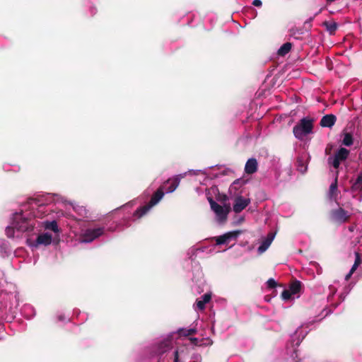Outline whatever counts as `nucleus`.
Returning <instances> with one entry per match:
<instances>
[{"label":"nucleus","mask_w":362,"mask_h":362,"mask_svg":"<svg viewBox=\"0 0 362 362\" xmlns=\"http://www.w3.org/2000/svg\"><path fill=\"white\" fill-rule=\"evenodd\" d=\"M30 206L27 202L21 206L18 211L12 214L10 225L6 228L8 238H13L15 231L20 233H26L28 235L40 231V222L37 218L41 217L34 216L37 212Z\"/></svg>","instance_id":"f257e3e1"},{"label":"nucleus","mask_w":362,"mask_h":362,"mask_svg":"<svg viewBox=\"0 0 362 362\" xmlns=\"http://www.w3.org/2000/svg\"><path fill=\"white\" fill-rule=\"evenodd\" d=\"M164 192L163 189L159 188L152 196L149 203L145 206H140L132 214L129 213V211H126L127 209L133 204L136 203V200H133L129 202L127 204L122 206L121 208L117 209L116 210L117 212L123 211L124 212V221L126 222V225H129V221H136L144 216H145L155 205H156L163 197Z\"/></svg>","instance_id":"f03ea898"},{"label":"nucleus","mask_w":362,"mask_h":362,"mask_svg":"<svg viewBox=\"0 0 362 362\" xmlns=\"http://www.w3.org/2000/svg\"><path fill=\"white\" fill-rule=\"evenodd\" d=\"M28 202L31 205V208L37 212L34 216H39L42 218L49 210L47 209V206L52 204H66L67 200L58 194L46 193L38 195L35 198H30L28 200Z\"/></svg>","instance_id":"7ed1b4c3"},{"label":"nucleus","mask_w":362,"mask_h":362,"mask_svg":"<svg viewBox=\"0 0 362 362\" xmlns=\"http://www.w3.org/2000/svg\"><path fill=\"white\" fill-rule=\"evenodd\" d=\"M8 287H11V284L0 280V313L13 314L18 303L16 295L6 291Z\"/></svg>","instance_id":"20e7f679"},{"label":"nucleus","mask_w":362,"mask_h":362,"mask_svg":"<svg viewBox=\"0 0 362 362\" xmlns=\"http://www.w3.org/2000/svg\"><path fill=\"white\" fill-rule=\"evenodd\" d=\"M313 128V120L309 117H303L293 127L294 136L302 141L309 134L312 133Z\"/></svg>","instance_id":"39448f33"},{"label":"nucleus","mask_w":362,"mask_h":362,"mask_svg":"<svg viewBox=\"0 0 362 362\" xmlns=\"http://www.w3.org/2000/svg\"><path fill=\"white\" fill-rule=\"evenodd\" d=\"M105 233L104 226L88 227L81 230L79 242L89 243L102 236Z\"/></svg>","instance_id":"423d86ee"},{"label":"nucleus","mask_w":362,"mask_h":362,"mask_svg":"<svg viewBox=\"0 0 362 362\" xmlns=\"http://www.w3.org/2000/svg\"><path fill=\"white\" fill-rule=\"evenodd\" d=\"M204 250H205L204 247L196 248L194 247H192L188 250L187 253V255L189 259H190V261L192 264V267H193V271H192L193 278H192V279L196 281H199L202 278L203 274H202V272L201 267H200L199 264L198 262L194 261V257L197 256V253L198 251L204 252Z\"/></svg>","instance_id":"0eeeda50"},{"label":"nucleus","mask_w":362,"mask_h":362,"mask_svg":"<svg viewBox=\"0 0 362 362\" xmlns=\"http://www.w3.org/2000/svg\"><path fill=\"white\" fill-rule=\"evenodd\" d=\"M207 199L210 204L211 210L216 215V220L219 223H224L228 217V214L230 211L228 206H223L217 204L211 197H208Z\"/></svg>","instance_id":"6e6552de"},{"label":"nucleus","mask_w":362,"mask_h":362,"mask_svg":"<svg viewBox=\"0 0 362 362\" xmlns=\"http://www.w3.org/2000/svg\"><path fill=\"white\" fill-rule=\"evenodd\" d=\"M191 348L189 345L182 344L179 346L172 353L170 358L172 362H188Z\"/></svg>","instance_id":"1a4fd4ad"},{"label":"nucleus","mask_w":362,"mask_h":362,"mask_svg":"<svg viewBox=\"0 0 362 362\" xmlns=\"http://www.w3.org/2000/svg\"><path fill=\"white\" fill-rule=\"evenodd\" d=\"M52 235L49 233H43L37 235L35 240L28 238L27 243L28 246L33 248L37 247L39 245L47 246L51 244Z\"/></svg>","instance_id":"9d476101"},{"label":"nucleus","mask_w":362,"mask_h":362,"mask_svg":"<svg viewBox=\"0 0 362 362\" xmlns=\"http://www.w3.org/2000/svg\"><path fill=\"white\" fill-rule=\"evenodd\" d=\"M349 155V151L345 148H340L333 156L328 158L329 164L332 165L334 168L339 167L340 163L345 160Z\"/></svg>","instance_id":"9b49d317"},{"label":"nucleus","mask_w":362,"mask_h":362,"mask_svg":"<svg viewBox=\"0 0 362 362\" xmlns=\"http://www.w3.org/2000/svg\"><path fill=\"white\" fill-rule=\"evenodd\" d=\"M241 234L240 230H233L224 233L222 235L215 237L216 245H228L231 241L235 240L238 236Z\"/></svg>","instance_id":"f8f14e48"},{"label":"nucleus","mask_w":362,"mask_h":362,"mask_svg":"<svg viewBox=\"0 0 362 362\" xmlns=\"http://www.w3.org/2000/svg\"><path fill=\"white\" fill-rule=\"evenodd\" d=\"M330 216L332 221L337 223L341 224L349 220V217L351 216V214L342 208H338L331 211Z\"/></svg>","instance_id":"ddd939ff"},{"label":"nucleus","mask_w":362,"mask_h":362,"mask_svg":"<svg viewBox=\"0 0 362 362\" xmlns=\"http://www.w3.org/2000/svg\"><path fill=\"white\" fill-rule=\"evenodd\" d=\"M230 199L233 200V210L236 214L240 213L250 204V199L243 197L242 194Z\"/></svg>","instance_id":"4468645a"},{"label":"nucleus","mask_w":362,"mask_h":362,"mask_svg":"<svg viewBox=\"0 0 362 362\" xmlns=\"http://www.w3.org/2000/svg\"><path fill=\"white\" fill-rule=\"evenodd\" d=\"M338 281H335L333 284L329 285L328 287L329 293L327 296V300L334 308H336L342 301H344L345 298L342 294H340L339 296V301L336 303L333 302V298L338 290Z\"/></svg>","instance_id":"2eb2a0df"},{"label":"nucleus","mask_w":362,"mask_h":362,"mask_svg":"<svg viewBox=\"0 0 362 362\" xmlns=\"http://www.w3.org/2000/svg\"><path fill=\"white\" fill-rule=\"evenodd\" d=\"M173 341L170 337L160 339L156 345V353L158 355H162L168 352L173 347Z\"/></svg>","instance_id":"dca6fc26"},{"label":"nucleus","mask_w":362,"mask_h":362,"mask_svg":"<svg viewBox=\"0 0 362 362\" xmlns=\"http://www.w3.org/2000/svg\"><path fill=\"white\" fill-rule=\"evenodd\" d=\"M246 183V181L243 179L235 180L230 186L228 189V193L230 198L241 195L243 194V187Z\"/></svg>","instance_id":"f3484780"},{"label":"nucleus","mask_w":362,"mask_h":362,"mask_svg":"<svg viewBox=\"0 0 362 362\" xmlns=\"http://www.w3.org/2000/svg\"><path fill=\"white\" fill-rule=\"evenodd\" d=\"M69 204H70L72 206L73 210L75 211V213L77 215V217L75 218L78 221H81L88 216V210L86 208L83 206H81L76 203L68 202Z\"/></svg>","instance_id":"a211bd4d"},{"label":"nucleus","mask_w":362,"mask_h":362,"mask_svg":"<svg viewBox=\"0 0 362 362\" xmlns=\"http://www.w3.org/2000/svg\"><path fill=\"white\" fill-rule=\"evenodd\" d=\"M275 235H276L275 232H270L267 234V237H265L262 240L260 245L259 246V247L257 249L259 253L262 254V253L264 252L269 248V247L272 244V241L274 240Z\"/></svg>","instance_id":"6ab92c4d"},{"label":"nucleus","mask_w":362,"mask_h":362,"mask_svg":"<svg viewBox=\"0 0 362 362\" xmlns=\"http://www.w3.org/2000/svg\"><path fill=\"white\" fill-rule=\"evenodd\" d=\"M11 252L9 243L6 240H0V255L2 257H8Z\"/></svg>","instance_id":"aec40b11"},{"label":"nucleus","mask_w":362,"mask_h":362,"mask_svg":"<svg viewBox=\"0 0 362 362\" xmlns=\"http://www.w3.org/2000/svg\"><path fill=\"white\" fill-rule=\"evenodd\" d=\"M211 296L210 293H206L204 294L199 299H197L195 303V308L199 310H202L205 308L206 303H209L211 300Z\"/></svg>","instance_id":"412c9836"},{"label":"nucleus","mask_w":362,"mask_h":362,"mask_svg":"<svg viewBox=\"0 0 362 362\" xmlns=\"http://www.w3.org/2000/svg\"><path fill=\"white\" fill-rule=\"evenodd\" d=\"M336 117L334 115H326L320 120V125L323 127H332L336 122Z\"/></svg>","instance_id":"4be33fe9"},{"label":"nucleus","mask_w":362,"mask_h":362,"mask_svg":"<svg viewBox=\"0 0 362 362\" xmlns=\"http://www.w3.org/2000/svg\"><path fill=\"white\" fill-rule=\"evenodd\" d=\"M328 197L329 199L337 201L338 198V190H337V177L334 179L329 189Z\"/></svg>","instance_id":"5701e85b"},{"label":"nucleus","mask_w":362,"mask_h":362,"mask_svg":"<svg viewBox=\"0 0 362 362\" xmlns=\"http://www.w3.org/2000/svg\"><path fill=\"white\" fill-rule=\"evenodd\" d=\"M257 170V162L255 158H250L245 166V170L247 174H252Z\"/></svg>","instance_id":"b1692460"},{"label":"nucleus","mask_w":362,"mask_h":362,"mask_svg":"<svg viewBox=\"0 0 362 362\" xmlns=\"http://www.w3.org/2000/svg\"><path fill=\"white\" fill-rule=\"evenodd\" d=\"M43 226L46 230H50L54 233H58L59 232V227H58V225H57V223L56 221L53 220V221H44V222H40V226L39 228V230H40V228L41 226Z\"/></svg>","instance_id":"393cba45"},{"label":"nucleus","mask_w":362,"mask_h":362,"mask_svg":"<svg viewBox=\"0 0 362 362\" xmlns=\"http://www.w3.org/2000/svg\"><path fill=\"white\" fill-rule=\"evenodd\" d=\"M289 291L293 294V298H299V292L301 289V283L299 281H295L289 286Z\"/></svg>","instance_id":"a878e982"},{"label":"nucleus","mask_w":362,"mask_h":362,"mask_svg":"<svg viewBox=\"0 0 362 362\" xmlns=\"http://www.w3.org/2000/svg\"><path fill=\"white\" fill-rule=\"evenodd\" d=\"M306 156H300L297 160L298 170L305 173L307 171V164L305 163Z\"/></svg>","instance_id":"bb28decb"},{"label":"nucleus","mask_w":362,"mask_h":362,"mask_svg":"<svg viewBox=\"0 0 362 362\" xmlns=\"http://www.w3.org/2000/svg\"><path fill=\"white\" fill-rule=\"evenodd\" d=\"M351 187L354 191L362 192V170L358 173Z\"/></svg>","instance_id":"cd10ccee"},{"label":"nucleus","mask_w":362,"mask_h":362,"mask_svg":"<svg viewBox=\"0 0 362 362\" xmlns=\"http://www.w3.org/2000/svg\"><path fill=\"white\" fill-rule=\"evenodd\" d=\"M179 178H173L172 180H168L167 181L168 183H170V186L166 190V193H172L173 192L177 187L179 186Z\"/></svg>","instance_id":"c85d7f7f"},{"label":"nucleus","mask_w":362,"mask_h":362,"mask_svg":"<svg viewBox=\"0 0 362 362\" xmlns=\"http://www.w3.org/2000/svg\"><path fill=\"white\" fill-rule=\"evenodd\" d=\"M292 47L291 42H286L282 45L278 50V54L280 56H284L288 54Z\"/></svg>","instance_id":"c756f323"},{"label":"nucleus","mask_w":362,"mask_h":362,"mask_svg":"<svg viewBox=\"0 0 362 362\" xmlns=\"http://www.w3.org/2000/svg\"><path fill=\"white\" fill-rule=\"evenodd\" d=\"M212 168H214V167L211 166L208 168H205L204 170H189L188 171V173H189L188 174L192 175H197L202 173V174L206 176V177H209V175L208 174V170Z\"/></svg>","instance_id":"7c9ffc66"},{"label":"nucleus","mask_w":362,"mask_h":362,"mask_svg":"<svg viewBox=\"0 0 362 362\" xmlns=\"http://www.w3.org/2000/svg\"><path fill=\"white\" fill-rule=\"evenodd\" d=\"M197 329L194 328L185 329L181 328L178 330V334L182 336L187 337L196 333Z\"/></svg>","instance_id":"2f4dec72"},{"label":"nucleus","mask_w":362,"mask_h":362,"mask_svg":"<svg viewBox=\"0 0 362 362\" xmlns=\"http://www.w3.org/2000/svg\"><path fill=\"white\" fill-rule=\"evenodd\" d=\"M342 144L346 146H351L353 144V137L349 133H346L344 134L342 140Z\"/></svg>","instance_id":"473e14b6"},{"label":"nucleus","mask_w":362,"mask_h":362,"mask_svg":"<svg viewBox=\"0 0 362 362\" xmlns=\"http://www.w3.org/2000/svg\"><path fill=\"white\" fill-rule=\"evenodd\" d=\"M281 298L284 301H288L291 300H294L296 298H293V294L291 293L289 289H285L281 293Z\"/></svg>","instance_id":"72a5a7b5"},{"label":"nucleus","mask_w":362,"mask_h":362,"mask_svg":"<svg viewBox=\"0 0 362 362\" xmlns=\"http://www.w3.org/2000/svg\"><path fill=\"white\" fill-rule=\"evenodd\" d=\"M325 25L326 26L327 31L331 34L334 33L337 28V23L334 22H325Z\"/></svg>","instance_id":"f704fd0d"},{"label":"nucleus","mask_w":362,"mask_h":362,"mask_svg":"<svg viewBox=\"0 0 362 362\" xmlns=\"http://www.w3.org/2000/svg\"><path fill=\"white\" fill-rule=\"evenodd\" d=\"M267 285L268 288H274L276 286V282L274 279H269L267 281Z\"/></svg>","instance_id":"c9c22d12"},{"label":"nucleus","mask_w":362,"mask_h":362,"mask_svg":"<svg viewBox=\"0 0 362 362\" xmlns=\"http://www.w3.org/2000/svg\"><path fill=\"white\" fill-rule=\"evenodd\" d=\"M191 359H192V361H189V362H201V356L198 354H194L192 356H191Z\"/></svg>","instance_id":"e433bc0d"},{"label":"nucleus","mask_w":362,"mask_h":362,"mask_svg":"<svg viewBox=\"0 0 362 362\" xmlns=\"http://www.w3.org/2000/svg\"><path fill=\"white\" fill-rule=\"evenodd\" d=\"M355 256H356V258H355L354 264H357L358 265H359L361 262L359 253L355 252Z\"/></svg>","instance_id":"4c0bfd02"},{"label":"nucleus","mask_w":362,"mask_h":362,"mask_svg":"<svg viewBox=\"0 0 362 362\" xmlns=\"http://www.w3.org/2000/svg\"><path fill=\"white\" fill-rule=\"evenodd\" d=\"M322 313H325V315H323L322 318L327 316L328 315L331 314L332 313V310L328 308H325L322 312Z\"/></svg>","instance_id":"58836bf2"},{"label":"nucleus","mask_w":362,"mask_h":362,"mask_svg":"<svg viewBox=\"0 0 362 362\" xmlns=\"http://www.w3.org/2000/svg\"><path fill=\"white\" fill-rule=\"evenodd\" d=\"M188 173H189L188 172H185L184 173L175 175L173 178H179L178 180H179V183H180L181 179L184 178Z\"/></svg>","instance_id":"ea45409f"},{"label":"nucleus","mask_w":362,"mask_h":362,"mask_svg":"<svg viewBox=\"0 0 362 362\" xmlns=\"http://www.w3.org/2000/svg\"><path fill=\"white\" fill-rule=\"evenodd\" d=\"M291 357L295 360L296 358H298V354H297V349L296 348H293V351L292 353L291 354Z\"/></svg>","instance_id":"a19ab883"},{"label":"nucleus","mask_w":362,"mask_h":362,"mask_svg":"<svg viewBox=\"0 0 362 362\" xmlns=\"http://www.w3.org/2000/svg\"><path fill=\"white\" fill-rule=\"evenodd\" d=\"M252 4L255 6L260 7L262 6V3L261 0H253Z\"/></svg>","instance_id":"79ce46f5"},{"label":"nucleus","mask_w":362,"mask_h":362,"mask_svg":"<svg viewBox=\"0 0 362 362\" xmlns=\"http://www.w3.org/2000/svg\"><path fill=\"white\" fill-rule=\"evenodd\" d=\"M57 319L59 321H66V318L65 317L64 315L62 313H60L57 315Z\"/></svg>","instance_id":"37998d69"},{"label":"nucleus","mask_w":362,"mask_h":362,"mask_svg":"<svg viewBox=\"0 0 362 362\" xmlns=\"http://www.w3.org/2000/svg\"><path fill=\"white\" fill-rule=\"evenodd\" d=\"M190 341L192 342V344L195 346H199V339L197 338H194V337H191L190 339Z\"/></svg>","instance_id":"c03bdc74"},{"label":"nucleus","mask_w":362,"mask_h":362,"mask_svg":"<svg viewBox=\"0 0 362 362\" xmlns=\"http://www.w3.org/2000/svg\"><path fill=\"white\" fill-rule=\"evenodd\" d=\"M358 267V265L357 264H354L353 266L351 267L350 271H351V273H354L356 269H357V267Z\"/></svg>","instance_id":"a18cd8bd"},{"label":"nucleus","mask_w":362,"mask_h":362,"mask_svg":"<svg viewBox=\"0 0 362 362\" xmlns=\"http://www.w3.org/2000/svg\"><path fill=\"white\" fill-rule=\"evenodd\" d=\"M352 274L353 273H351V271H349V272L345 276V280H348Z\"/></svg>","instance_id":"49530a36"},{"label":"nucleus","mask_w":362,"mask_h":362,"mask_svg":"<svg viewBox=\"0 0 362 362\" xmlns=\"http://www.w3.org/2000/svg\"><path fill=\"white\" fill-rule=\"evenodd\" d=\"M24 309L25 310H30L32 312H34L33 308L30 305H26Z\"/></svg>","instance_id":"de8ad7c7"},{"label":"nucleus","mask_w":362,"mask_h":362,"mask_svg":"<svg viewBox=\"0 0 362 362\" xmlns=\"http://www.w3.org/2000/svg\"><path fill=\"white\" fill-rule=\"evenodd\" d=\"M117 226H115V227L109 226L108 230L110 231H114L117 229Z\"/></svg>","instance_id":"09e8293b"},{"label":"nucleus","mask_w":362,"mask_h":362,"mask_svg":"<svg viewBox=\"0 0 362 362\" xmlns=\"http://www.w3.org/2000/svg\"><path fill=\"white\" fill-rule=\"evenodd\" d=\"M293 343H295V345L296 346H298L300 344V339H297L296 341H295V340H293Z\"/></svg>","instance_id":"8fccbe9b"},{"label":"nucleus","mask_w":362,"mask_h":362,"mask_svg":"<svg viewBox=\"0 0 362 362\" xmlns=\"http://www.w3.org/2000/svg\"><path fill=\"white\" fill-rule=\"evenodd\" d=\"M90 12L92 15L95 14L96 12V8L95 7L91 8Z\"/></svg>","instance_id":"3c124183"},{"label":"nucleus","mask_w":362,"mask_h":362,"mask_svg":"<svg viewBox=\"0 0 362 362\" xmlns=\"http://www.w3.org/2000/svg\"><path fill=\"white\" fill-rule=\"evenodd\" d=\"M227 171H229V169H226L223 171V175H226L227 174Z\"/></svg>","instance_id":"603ef678"},{"label":"nucleus","mask_w":362,"mask_h":362,"mask_svg":"<svg viewBox=\"0 0 362 362\" xmlns=\"http://www.w3.org/2000/svg\"><path fill=\"white\" fill-rule=\"evenodd\" d=\"M4 169L5 170H7V171L10 170H9V168H8V166H7V165H4Z\"/></svg>","instance_id":"864d4df0"},{"label":"nucleus","mask_w":362,"mask_h":362,"mask_svg":"<svg viewBox=\"0 0 362 362\" xmlns=\"http://www.w3.org/2000/svg\"><path fill=\"white\" fill-rule=\"evenodd\" d=\"M19 170V167L18 166H15V170L16 171L18 170Z\"/></svg>","instance_id":"5fc2aeb1"},{"label":"nucleus","mask_w":362,"mask_h":362,"mask_svg":"<svg viewBox=\"0 0 362 362\" xmlns=\"http://www.w3.org/2000/svg\"><path fill=\"white\" fill-rule=\"evenodd\" d=\"M349 230L350 231H353L354 230V227L353 226L349 227Z\"/></svg>","instance_id":"6e6d98bb"},{"label":"nucleus","mask_w":362,"mask_h":362,"mask_svg":"<svg viewBox=\"0 0 362 362\" xmlns=\"http://www.w3.org/2000/svg\"><path fill=\"white\" fill-rule=\"evenodd\" d=\"M211 177H218V175L217 174H214Z\"/></svg>","instance_id":"4d7b16f0"},{"label":"nucleus","mask_w":362,"mask_h":362,"mask_svg":"<svg viewBox=\"0 0 362 362\" xmlns=\"http://www.w3.org/2000/svg\"><path fill=\"white\" fill-rule=\"evenodd\" d=\"M328 2H333L335 0H327Z\"/></svg>","instance_id":"13d9d810"}]
</instances>
